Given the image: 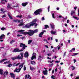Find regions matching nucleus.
<instances>
[{
	"label": "nucleus",
	"instance_id": "nucleus-1",
	"mask_svg": "<svg viewBox=\"0 0 79 79\" xmlns=\"http://www.w3.org/2000/svg\"><path fill=\"white\" fill-rule=\"evenodd\" d=\"M23 55L24 53H23V52H21L18 56H17L16 57H12L11 59L14 61H15V60H22V59H23Z\"/></svg>",
	"mask_w": 79,
	"mask_h": 79
},
{
	"label": "nucleus",
	"instance_id": "nucleus-2",
	"mask_svg": "<svg viewBox=\"0 0 79 79\" xmlns=\"http://www.w3.org/2000/svg\"><path fill=\"white\" fill-rule=\"evenodd\" d=\"M20 47H23V48L20 50H19V52H23V50H25L26 48L27 47V46H26L25 44L22 43L20 44Z\"/></svg>",
	"mask_w": 79,
	"mask_h": 79
},
{
	"label": "nucleus",
	"instance_id": "nucleus-3",
	"mask_svg": "<svg viewBox=\"0 0 79 79\" xmlns=\"http://www.w3.org/2000/svg\"><path fill=\"white\" fill-rule=\"evenodd\" d=\"M42 9L40 8L35 11L34 12V14L35 15H40V13H42Z\"/></svg>",
	"mask_w": 79,
	"mask_h": 79
},
{
	"label": "nucleus",
	"instance_id": "nucleus-4",
	"mask_svg": "<svg viewBox=\"0 0 79 79\" xmlns=\"http://www.w3.org/2000/svg\"><path fill=\"white\" fill-rule=\"evenodd\" d=\"M28 35L29 36H32L34 34V31L32 30H28Z\"/></svg>",
	"mask_w": 79,
	"mask_h": 79
},
{
	"label": "nucleus",
	"instance_id": "nucleus-5",
	"mask_svg": "<svg viewBox=\"0 0 79 79\" xmlns=\"http://www.w3.org/2000/svg\"><path fill=\"white\" fill-rule=\"evenodd\" d=\"M34 23H27V24L25 26V27L26 28H29L31 26H34Z\"/></svg>",
	"mask_w": 79,
	"mask_h": 79
},
{
	"label": "nucleus",
	"instance_id": "nucleus-6",
	"mask_svg": "<svg viewBox=\"0 0 79 79\" xmlns=\"http://www.w3.org/2000/svg\"><path fill=\"white\" fill-rule=\"evenodd\" d=\"M36 21H37V19H35L32 22H30V24H34L33 26H34L35 24H36L35 26H37V24L36 23H34V22H36Z\"/></svg>",
	"mask_w": 79,
	"mask_h": 79
},
{
	"label": "nucleus",
	"instance_id": "nucleus-7",
	"mask_svg": "<svg viewBox=\"0 0 79 79\" xmlns=\"http://www.w3.org/2000/svg\"><path fill=\"white\" fill-rule=\"evenodd\" d=\"M24 56L25 58H28L29 56V53L27 52H26L24 54Z\"/></svg>",
	"mask_w": 79,
	"mask_h": 79
},
{
	"label": "nucleus",
	"instance_id": "nucleus-8",
	"mask_svg": "<svg viewBox=\"0 0 79 79\" xmlns=\"http://www.w3.org/2000/svg\"><path fill=\"white\" fill-rule=\"evenodd\" d=\"M21 68L17 69V68H16L14 70V72H15H15H16L17 73H19V72H20V71H21Z\"/></svg>",
	"mask_w": 79,
	"mask_h": 79
},
{
	"label": "nucleus",
	"instance_id": "nucleus-9",
	"mask_svg": "<svg viewBox=\"0 0 79 79\" xmlns=\"http://www.w3.org/2000/svg\"><path fill=\"white\" fill-rule=\"evenodd\" d=\"M10 75L11 76V78H13L14 79H15L16 76H15V75L14 73H11L10 74Z\"/></svg>",
	"mask_w": 79,
	"mask_h": 79
},
{
	"label": "nucleus",
	"instance_id": "nucleus-10",
	"mask_svg": "<svg viewBox=\"0 0 79 79\" xmlns=\"http://www.w3.org/2000/svg\"><path fill=\"white\" fill-rule=\"evenodd\" d=\"M48 71L47 70H46L45 71H43V73L44 74V75H47L48 74Z\"/></svg>",
	"mask_w": 79,
	"mask_h": 79
},
{
	"label": "nucleus",
	"instance_id": "nucleus-11",
	"mask_svg": "<svg viewBox=\"0 0 79 79\" xmlns=\"http://www.w3.org/2000/svg\"><path fill=\"white\" fill-rule=\"evenodd\" d=\"M25 31V30H20L19 31H18V32H21V34H24V32H24Z\"/></svg>",
	"mask_w": 79,
	"mask_h": 79
},
{
	"label": "nucleus",
	"instance_id": "nucleus-12",
	"mask_svg": "<svg viewBox=\"0 0 79 79\" xmlns=\"http://www.w3.org/2000/svg\"><path fill=\"white\" fill-rule=\"evenodd\" d=\"M19 48H16L14 49L13 51V52H19Z\"/></svg>",
	"mask_w": 79,
	"mask_h": 79
},
{
	"label": "nucleus",
	"instance_id": "nucleus-13",
	"mask_svg": "<svg viewBox=\"0 0 79 79\" xmlns=\"http://www.w3.org/2000/svg\"><path fill=\"white\" fill-rule=\"evenodd\" d=\"M27 4H28V3H27V2H26L22 3V5L23 6H26V5H27Z\"/></svg>",
	"mask_w": 79,
	"mask_h": 79
},
{
	"label": "nucleus",
	"instance_id": "nucleus-14",
	"mask_svg": "<svg viewBox=\"0 0 79 79\" xmlns=\"http://www.w3.org/2000/svg\"><path fill=\"white\" fill-rule=\"evenodd\" d=\"M7 74H8V72H5L3 74L4 77H6Z\"/></svg>",
	"mask_w": 79,
	"mask_h": 79
},
{
	"label": "nucleus",
	"instance_id": "nucleus-15",
	"mask_svg": "<svg viewBox=\"0 0 79 79\" xmlns=\"http://www.w3.org/2000/svg\"><path fill=\"white\" fill-rule=\"evenodd\" d=\"M45 31H44V32H41L40 33L39 35V37H42V35H43L44 34V32H45Z\"/></svg>",
	"mask_w": 79,
	"mask_h": 79
},
{
	"label": "nucleus",
	"instance_id": "nucleus-16",
	"mask_svg": "<svg viewBox=\"0 0 79 79\" xmlns=\"http://www.w3.org/2000/svg\"><path fill=\"white\" fill-rule=\"evenodd\" d=\"M50 25L52 29V30H54L55 29V26L54 25L51 24Z\"/></svg>",
	"mask_w": 79,
	"mask_h": 79
},
{
	"label": "nucleus",
	"instance_id": "nucleus-17",
	"mask_svg": "<svg viewBox=\"0 0 79 79\" xmlns=\"http://www.w3.org/2000/svg\"><path fill=\"white\" fill-rule=\"evenodd\" d=\"M6 60H7V59H2V60L0 61V63H2V62H4L5 61H6Z\"/></svg>",
	"mask_w": 79,
	"mask_h": 79
},
{
	"label": "nucleus",
	"instance_id": "nucleus-18",
	"mask_svg": "<svg viewBox=\"0 0 79 79\" xmlns=\"http://www.w3.org/2000/svg\"><path fill=\"white\" fill-rule=\"evenodd\" d=\"M76 13L75 12V11H72L71 12V15L72 16H73V15H75Z\"/></svg>",
	"mask_w": 79,
	"mask_h": 79
},
{
	"label": "nucleus",
	"instance_id": "nucleus-19",
	"mask_svg": "<svg viewBox=\"0 0 79 79\" xmlns=\"http://www.w3.org/2000/svg\"><path fill=\"white\" fill-rule=\"evenodd\" d=\"M3 70L2 69H0V75H3Z\"/></svg>",
	"mask_w": 79,
	"mask_h": 79
},
{
	"label": "nucleus",
	"instance_id": "nucleus-20",
	"mask_svg": "<svg viewBox=\"0 0 79 79\" xmlns=\"http://www.w3.org/2000/svg\"><path fill=\"white\" fill-rule=\"evenodd\" d=\"M30 69L31 70V71H33L34 69L35 70V69L34 67H31V66H30Z\"/></svg>",
	"mask_w": 79,
	"mask_h": 79
},
{
	"label": "nucleus",
	"instance_id": "nucleus-21",
	"mask_svg": "<svg viewBox=\"0 0 79 79\" xmlns=\"http://www.w3.org/2000/svg\"><path fill=\"white\" fill-rule=\"evenodd\" d=\"M5 35L4 34H2L0 36V40H1L2 39H3V37H4Z\"/></svg>",
	"mask_w": 79,
	"mask_h": 79
},
{
	"label": "nucleus",
	"instance_id": "nucleus-22",
	"mask_svg": "<svg viewBox=\"0 0 79 79\" xmlns=\"http://www.w3.org/2000/svg\"><path fill=\"white\" fill-rule=\"evenodd\" d=\"M44 26H45L44 29H47V28H49V26H48V25H45Z\"/></svg>",
	"mask_w": 79,
	"mask_h": 79
},
{
	"label": "nucleus",
	"instance_id": "nucleus-23",
	"mask_svg": "<svg viewBox=\"0 0 79 79\" xmlns=\"http://www.w3.org/2000/svg\"><path fill=\"white\" fill-rule=\"evenodd\" d=\"M51 32L52 34H56V31H53V30H52Z\"/></svg>",
	"mask_w": 79,
	"mask_h": 79
},
{
	"label": "nucleus",
	"instance_id": "nucleus-24",
	"mask_svg": "<svg viewBox=\"0 0 79 79\" xmlns=\"http://www.w3.org/2000/svg\"><path fill=\"white\" fill-rule=\"evenodd\" d=\"M23 65H24V63H23L21 64H20L19 65V68H20V67H21L20 68L21 69V68H23Z\"/></svg>",
	"mask_w": 79,
	"mask_h": 79
},
{
	"label": "nucleus",
	"instance_id": "nucleus-25",
	"mask_svg": "<svg viewBox=\"0 0 79 79\" xmlns=\"http://www.w3.org/2000/svg\"><path fill=\"white\" fill-rule=\"evenodd\" d=\"M31 63L32 64H35V62L31 61Z\"/></svg>",
	"mask_w": 79,
	"mask_h": 79
},
{
	"label": "nucleus",
	"instance_id": "nucleus-26",
	"mask_svg": "<svg viewBox=\"0 0 79 79\" xmlns=\"http://www.w3.org/2000/svg\"><path fill=\"white\" fill-rule=\"evenodd\" d=\"M23 16L22 15H18L16 16L17 18H21Z\"/></svg>",
	"mask_w": 79,
	"mask_h": 79
},
{
	"label": "nucleus",
	"instance_id": "nucleus-27",
	"mask_svg": "<svg viewBox=\"0 0 79 79\" xmlns=\"http://www.w3.org/2000/svg\"><path fill=\"white\" fill-rule=\"evenodd\" d=\"M37 32H38V29H35L33 31V32H34V33H36Z\"/></svg>",
	"mask_w": 79,
	"mask_h": 79
},
{
	"label": "nucleus",
	"instance_id": "nucleus-28",
	"mask_svg": "<svg viewBox=\"0 0 79 79\" xmlns=\"http://www.w3.org/2000/svg\"><path fill=\"white\" fill-rule=\"evenodd\" d=\"M8 15L10 19H13V18L12 17H11V15H10L9 14H8Z\"/></svg>",
	"mask_w": 79,
	"mask_h": 79
},
{
	"label": "nucleus",
	"instance_id": "nucleus-29",
	"mask_svg": "<svg viewBox=\"0 0 79 79\" xmlns=\"http://www.w3.org/2000/svg\"><path fill=\"white\" fill-rule=\"evenodd\" d=\"M32 42V40H29L28 42V44H31Z\"/></svg>",
	"mask_w": 79,
	"mask_h": 79
},
{
	"label": "nucleus",
	"instance_id": "nucleus-30",
	"mask_svg": "<svg viewBox=\"0 0 79 79\" xmlns=\"http://www.w3.org/2000/svg\"><path fill=\"white\" fill-rule=\"evenodd\" d=\"M28 34H29V32H24L23 35H27V34H28Z\"/></svg>",
	"mask_w": 79,
	"mask_h": 79
},
{
	"label": "nucleus",
	"instance_id": "nucleus-31",
	"mask_svg": "<svg viewBox=\"0 0 79 79\" xmlns=\"http://www.w3.org/2000/svg\"><path fill=\"white\" fill-rule=\"evenodd\" d=\"M41 58H42V57H41L40 56H39L38 60H39Z\"/></svg>",
	"mask_w": 79,
	"mask_h": 79
},
{
	"label": "nucleus",
	"instance_id": "nucleus-32",
	"mask_svg": "<svg viewBox=\"0 0 79 79\" xmlns=\"http://www.w3.org/2000/svg\"><path fill=\"white\" fill-rule=\"evenodd\" d=\"M52 18L54 19H55V14L54 13H53L52 14Z\"/></svg>",
	"mask_w": 79,
	"mask_h": 79
},
{
	"label": "nucleus",
	"instance_id": "nucleus-33",
	"mask_svg": "<svg viewBox=\"0 0 79 79\" xmlns=\"http://www.w3.org/2000/svg\"><path fill=\"white\" fill-rule=\"evenodd\" d=\"M7 66H8V67H9L10 68L11 67V66H12V64H9L7 65Z\"/></svg>",
	"mask_w": 79,
	"mask_h": 79
},
{
	"label": "nucleus",
	"instance_id": "nucleus-34",
	"mask_svg": "<svg viewBox=\"0 0 79 79\" xmlns=\"http://www.w3.org/2000/svg\"><path fill=\"white\" fill-rule=\"evenodd\" d=\"M10 4H8V6H7V7L8 9L10 8Z\"/></svg>",
	"mask_w": 79,
	"mask_h": 79
},
{
	"label": "nucleus",
	"instance_id": "nucleus-35",
	"mask_svg": "<svg viewBox=\"0 0 79 79\" xmlns=\"http://www.w3.org/2000/svg\"><path fill=\"white\" fill-rule=\"evenodd\" d=\"M73 55H72V56H75L76 55H78V53H73Z\"/></svg>",
	"mask_w": 79,
	"mask_h": 79
},
{
	"label": "nucleus",
	"instance_id": "nucleus-36",
	"mask_svg": "<svg viewBox=\"0 0 79 79\" xmlns=\"http://www.w3.org/2000/svg\"><path fill=\"white\" fill-rule=\"evenodd\" d=\"M73 18L75 19H77V20H78V19L77 18V17H76L73 16Z\"/></svg>",
	"mask_w": 79,
	"mask_h": 79
},
{
	"label": "nucleus",
	"instance_id": "nucleus-37",
	"mask_svg": "<svg viewBox=\"0 0 79 79\" xmlns=\"http://www.w3.org/2000/svg\"><path fill=\"white\" fill-rule=\"evenodd\" d=\"M6 28L4 27H2L1 28V29L2 31H4L5 29Z\"/></svg>",
	"mask_w": 79,
	"mask_h": 79
},
{
	"label": "nucleus",
	"instance_id": "nucleus-38",
	"mask_svg": "<svg viewBox=\"0 0 79 79\" xmlns=\"http://www.w3.org/2000/svg\"><path fill=\"white\" fill-rule=\"evenodd\" d=\"M23 70L24 71H26V67L25 66H24Z\"/></svg>",
	"mask_w": 79,
	"mask_h": 79
},
{
	"label": "nucleus",
	"instance_id": "nucleus-39",
	"mask_svg": "<svg viewBox=\"0 0 79 79\" xmlns=\"http://www.w3.org/2000/svg\"><path fill=\"white\" fill-rule=\"evenodd\" d=\"M23 23H21L19 25V27L21 26H23Z\"/></svg>",
	"mask_w": 79,
	"mask_h": 79
},
{
	"label": "nucleus",
	"instance_id": "nucleus-40",
	"mask_svg": "<svg viewBox=\"0 0 79 79\" xmlns=\"http://www.w3.org/2000/svg\"><path fill=\"white\" fill-rule=\"evenodd\" d=\"M71 67L73 68L72 69L73 71H74V70L75 69V67H74V66H73Z\"/></svg>",
	"mask_w": 79,
	"mask_h": 79
},
{
	"label": "nucleus",
	"instance_id": "nucleus-41",
	"mask_svg": "<svg viewBox=\"0 0 79 79\" xmlns=\"http://www.w3.org/2000/svg\"><path fill=\"white\" fill-rule=\"evenodd\" d=\"M20 23H23V19H22V20H20Z\"/></svg>",
	"mask_w": 79,
	"mask_h": 79
},
{
	"label": "nucleus",
	"instance_id": "nucleus-42",
	"mask_svg": "<svg viewBox=\"0 0 79 79\" xmlns=\"http://www.w3.org/2000/svg\"><path fill=\"white\" fill-rule=\"evenodd\" d=\"M66 52H64V55H63V56L64 57L66 56Z\"/></svg>",
	"mask_w": 79,
	"mask_h": 79
},
{
	"label": "nucleus",
	"instance_id": "nucleus-43",
	"mask_svg": "<svg viewBox=\"0 0 79 79\" xmlns=\"http://www.w3.org/2000/svg\"><path fill=\"white\" fill-rule=\"evenodd\" d=\"M1 3L2 4H5V2L4 1H1Z\"/></svg>",
	"mask_w": 79,
	"mask_h": 79
},
{
	"label": "nucleus",
	"instance_id": "nucleus-44",
	"mask_svg": "<svg viewBox=\"0 0 79 79\" xmlns=\"http://www.w3.org/2000/svg\"><path fill=\"white\" fill-rule=\"evenodd\" d=\"M22 36V35H21L18 34V35H17V37H21Z\"/></svg>",
	"mask_w": 79,
	"mask_h": 79
},
{
	"label": "nucleus",
	"instance_id": "nucleus-45",
	"mask_svg": "<svg viewBox=\"0 0 79 79\" xmlns=\"http://www.w3.org/2000/svg\"><path fill=\"white\" fill-rule=\"evenodd\" d=\"M55 63H60V61H59L58 60H56L55 61Z\"/></svg>",
	"mask_w": 79,
	"mask_h": 79
},
{
	"label": "nucleus",
	"instance_id": "nucleus-46",
	"mask_svg": "<svg viewBox=\"0 0 79 79\" xmlns=\"http://www.w3.org/2000/svg\"><path fill=\"white\" fill-rule=\"evenodd\" d=\"M15 42V41H14V40H12L10 42V43L11 44L12 43H13V42Z\"/></svg>",
	"mask_w": 79,
	"mask_h": 79
},
{
	"label": "nucleus",
	"instance_id": "nucleus-47",
	"mask_svg": "<svg viewBox=\"0 0 79 79\" xmlns=\"http://www.w3.org/2000/svg\"><path fill=\"white\" fill-rule=\"evenodd\" d=\"M48 11L49 12V11H50V6H48Z\"/></svg>",
	"mask_w": 79,
	"mask_h": 79
},
{
	"label": "nucleus",
	"instance_id": "nucleus-48",
	"mask_svg": "<svg viewBox=\"0 0 79 79\" xmlns=\"http://www.w3.org/2000/svg\"><path fill=\"white\" fill-rule=\"evenodd\" d=\"M33 56V58L34 59H36V56L33 55V56Z\"/></svg>",
	"mask_w": 79,
	"mask_h": 79
},
{
	"label": "nucleus",
	"instance_id": "nucleus-49",
	"mask_svg": "<svg viewBox=\"0 0 79 79\" xmlns=\"http://www.w3.org/2000/svg\"><path fill=\"white\" fill-rule=\"evenodd\" d=\"M10 62V61L9 60L8 61H6V63L7 64H9Z\"/></svg>",
	"mask_w": 79,
	"mask_h": 79
},
{
	"label": "nucleus",
	"instance_id": "nucleus-50",
	"mask_svg": "<svg viewBox=\"0 0 79 79\" xmlns=\"http://www.w3.org/2000/svg\"><path fill=\"white\" fill-rule=\"evenodd\" d=\"M73 61H74V63H75L76 62V60L75 59H74L73 60Z\"/></svg>",
	"mask_w": 79,
	"mask_h": 79
},
{
	"label": "nucleus",
	"instance_id": "nucleus-51",
	"mask_svg": "<svg viewBox=\"0 0 79 79\" xmlns=\"http://www.w3.org/2000/svg\"><path fill=\"white\" fill-rule=\"evenodd\" d=\"M19 64V63H17V64H15V66H18Z\"/></svg>",
	"mask_w": 79,
	"mask_h": 79
},
{
	"label": "nucleus",
	"instance_id": "nucleus-52",
	"mask_svg": "<svg viewBox=\"0 0 79 79\" xmlns=\"http://www.w3.org/2000/svg\"><path fill=\"white\" fill-rule=\"evenodd\" d=\"M34 56H32L31 58V60H34Z\"/></svg>",
	"mask_w": 79,
	"mask_h": 79
},
{
	"label": "nucleus",
	"instance_id": "nucleus-53",
	"mask_svg": "<svg viewBox=\"0 0 79 79\" xmlns=\"http://www.w3.org/2000/svg\"><path fill=\"white\" fill-rule=\"evenodd\" d=\"M76 9H77V6H75L74 7V9L75 10H76Z\"/></svg>",
	"mask_w": 79,
	"mask_h": 79
},
{
	"label": "nucleus",
	"instance_id": "nucleus-54",
	"mask_svg": "<svg viewBox=\"0 0 79 79\" xmlns=\"http://www.w3.org/2000/svg\"><path fill=\"white\" fill-rule=\"evenodd\" d=\"M53 60H52V61H49L50 63H53Z\"/></svg>",
	"mask_w": 79,
	"mask_h": 79
},
{
	"label": "nucleus",
	"instance_id": "nucleus-55",
	"mask_svg": "<svg viewBox=\"0 0 79 79\" xmlns=\"http://www.w3.org/2000/svg\"><path fill=\"white\" fill-rule=\"evenodd\" d=\"M44 41H46V42H47V44H48V42H47V40L45 39H44Z\"/></svg>",
	"mask_w": 79,
	"mask_h": 79
},
{
	"label": "nucleus",
	"instance_id": "nucleus-56",
	"mask_svg": "<svg viewBox=\"0 0 79 79\" xmlns=\"http://www.w3.org/2000/svg\"><path fill=\"white\" fill-rule=\"evenodd\" d=\"M69 23V20H67V23Z\"/></svg>",
	"mask_w": 79,
	"mask_h": 79
},
{
	"label": "nucleus",
	"instance_id": "nucleus-57",
	"mask_svg": "<svg viewBox=\"0 0 79 79\" xmlns=\"http://www.w3.org/2000/svg\"><path fill=\"white\" fill-rule=\"evenodd\" d=\"M42 20H45V18H44V17H42Z\"/></svg>",
	"mask_w": 79,
	"mask_h": 79
},
{
	"label": "nucleus",
	"instance_id": "nucleus-58",
	"mask_svg": "<svg viewBox=\"0 0 79 79\" xmlns=\"http://www.w3.org/2000/svg\"><path fill=\"white\" fill-rule=\"evenodd\" d=\"M72 50H73V51H74L75 50V48H73L72 49Z\"/></svg>",
	"mask_w": 79,
	"mask_h": 79
},
{
	"label": "nucleus",
	"instance_id": "nucleus-59",
	"mask_svg": "<svg viewBox=\"0 0 79 79\" xmlns=\"http://www.w3.org/2000/svg\"><path fill=\"white\" fill-rule=\"evenodd\" d=\"M4 17H6V15H4L2 16V18H4Z\"/></svg>",
	"mask_w": 79,
	"mask_h": 79
},
{
	"label": "nucleus",
	"instance_id": "nucleus-60",
	"mask_svg": "<svg viewBox=\"0 0 79 79\" xmlns=\"http://www.w3.org/2000/svg\"><path fill=\"white\" fill-rule=\"evenodd\" d=\"M45 47L46 48H48V46L47 45H45Z\"/></svg>",
	"mask_w": 79,
	"mask_h": 79
},
{
	"label": "nucleus",
	"instance_id": "nucleus-61",
	"mask_svg": "<svg viewBox=\"0 0 79 79\" xmlns=\"http://www.w3.org/2000/svg\"><path fill=\"white\" fill-rule=\"evenodd\" d=\"M13 21H14V22H17L18 21L17 20L14 19L13 20Z\"/></svg>",
	"mask_w": 79,
	"mask_h": 79
},
{
	"label": "nucleus",
	"instance_id": "nucleus-62",
	"mask_svg": "<svg viewBox=\"0 0 79 79\" xmlns=\"http://www.w3.org/2000/svg\"><path fill=\"white\" fill-rule=\"evenodd\" d=\"M54 70H53L52 71V74H53V73H54Z\"/></svg>",
	"mask_w": 79,
	"mask_h": 79
},
{
	"label": "nucleus",
	"instance_id": "nucleus-63",
	"mask_svg": "<svg viewBox=\"0 0 79 79\" xmlns=\"http://www.w3.org/2000/svg\"><path fill=\"white\" fill-rule=\"evenodd\" d=\"M75 79H79V77H76Z\"/></svg>",
	"mask_w": 79,
	"mask_h": 79
},
{
	"label": "nucleus",
	"instance_id": "nucleus-64",
	"mask_svg": "<svg viewBox=\"0 0 79 79\" xmlns=\"http://www.w3.org/2000/svg\"><path fill=\"white\" fill-rule=\"evenodd\" d=\"M29 77H30V75H28V77H27V78H29Z\"/></svg>",
	"mask_w": 79,
	"mask_h": 79
}]
</instances>
